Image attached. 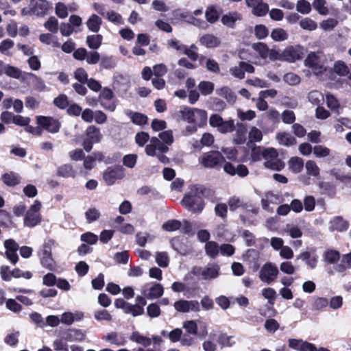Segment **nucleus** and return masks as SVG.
<instances>
[{"label": "nucleus", "mask_w": 351, "mask_h": 351, "mask_svg": "<svg viewBox=\"0 0 351 351\" xmlns=\"http://www.w3.org/2000/svg\"><path fill=\"white\" fill-rule=\"evenodd\" d=\"M203 194L204 188L202 186H193L190 191L184 196L182 203L189 211L199 214L205 206Z\"/></svg>", "instance_id": "f257e3e1"}, {"label": "nucleus", "mask_w": 351, "mask_h": 351, "mask_svg": "<svg viewBox=\"0 0 351 351\" xmlns=\"http://www.w3.org/2000/svg\"><path fill=\"white\" fill-rule=\"evenodd\" d=\"M179 114L183 121L195 124L199 128L204 126L207 123V112L202 109L184 106L179 111Z\"/></svg>", "instance_id": "f03ea898"}, {"label": "nucleus", "mask_w": 351, "mask_h": 351, "mask_svg": "<svg viewBox=\"0 0 351 351\" xmlns=\"http://www.w3.org/2000/svg\"><path fill=\"white\" fill-rule=\"evenodd\" d=\"M41 207V202L38 200H35L25 215L23 219L25 226L34 228L40 223L42 221V216L40 213Z\"/></svg>", "instance_id": "7ed1b4c3"}, {"label": "nucleus", "mask_w": 351, "mask_h": 351, "mask_svg": "<svg viewBox=\"0 0 351 351\" xmlns=\"http://www.w3.org/2000/svg\"><path fill=\"white\" fill-rule=\"evenodd\" d=\"M85 135L86 138L83 141L82 146L86 152H90L93 144L99 143L103 137L100 129L93 125L87 127Z\"/></svg>", "instance_id": "20e7f679"}, {"label": "nucleus", "mask_w": 351, "mask_h": 351, "mask_svg": "<svg viewBox=\"0 0 351 351\" xmlns=\"http://www.w3.org/2000/svg\"><path fill=\"white\" fill-rule=\"evenodd\" d=\"M304 56V48L300 45H289L282 53L278 51V60L295 62Z\"/></svg>", "instance_id": "39448f33"}, {"label": "nucleus", "mask_w": 351, "mask_h": 351, "mask_svg": "<svg viewBox=\"0 0 351 351\" xmlns=\"http://www.w3.org/2000/svg\"><path fill=\"white\" fill-rule=\"evenodd\" d=\"M209 124L211 127L216 128L221 134L230 133L235 129L234 120L224 121L218 114H213L210 117Z\"/></svg>", "instance_id": "423d86ee"}, {"label": "nucleus", "mask_w": 351, "mask_h": 351, "mask_svg": "<svg viewBox=\"0 0 351 351\" xmlns=\"http://www.w3.org/2000/svg\"><path fill=\"white\" fill-rule=\"evenodd\" d=\"M225 162L223 156L217 151H212L204 154L201 158L200 163L205 168H219Z\"/></svg>", "instance_id": "0eeeda50"}, {"label": "nucleus", "mask_w": 351, "mask_h": 351, "mask_svg": "<svg viewBox=\"0 0 351 351\" xmlns=\"http://www.w3.org/2000/svg\"><path fill=\"white\" fill-rule=\"evenodd\" d=\"M278 274L277 266L271 262H267L261 268L258 277L262 282L269 285L276 281Z\"/></svg>", "instance_id": "6e6552de"}, {"label": "nucleus", "mask_w": 351, "mask_h": 351, "mask_svg": "<svg viewBox=\"0 0 351 351\" xmlns=\"http://www.w3.org/2000/svg\"><path fill=\"white\" fill-rule=\"evenodd\" d=\"M36 124L42 128L43 131L45 130L51 134L58 133L61 128L60 121L52 117L36 116Z\"/></svg>", "instance_id": "1a4fd4ad"}, {"label": "nucleus", "mask_w": 351, "mask_h": 351, "mask_svg": "<svg viewBox=\"0 0 351 351\" xmlns=\"http://www.w3.org/2000/svg\"><path fill=\"white\" fill-rule=\"evenodd\" d=\"M125 176V170L121 165L108 167L103 173V179L108 186L114 184L117 180Z\"/></svg>", "instance_id": "9d476101"}, {"label": "nucleus", "mask_w": 351, "mask_h": 351, "mask_svg": "<svg viewBox=\"0 0 351 351\" xmlns=\"http://www.w3.org/2000/svg\"><path fill=\"white\" fill-rule=\"evenodd\" d=\"M175 309L180 313H189L190 311L199 312L200 306L197 300H179L174 302Z\"/></svg>", "instance_id": "9b49d317"}, {"label": "nucleus", "mask_w": 351, "mask_h": 351, "mask_svg": "<svg viewBox=\"0 0 351 351\" xmlns=\"http://www.w3.org/2000/svg\"><path fill=\"white\" fill-rule=\"evenodd\" d=\"M252 49L256 51L262 59L269 58L271 61L278 60V51L269 49L264 43H257L252 45Z\"/></svg>", "instance_id": "f8f14e48"}, {"label": "nucleus", "mask_w": 351, "mask_h": 351, "mask_svg": "<svg viewBox=\"0 0 351 351\" xmlns=\"http://www.w3.org/2000/svg\"><path fill=\"white\" fill-rule=\"evenodd\" d=\"M322 56V53L321 51L311 52L304 60L305 66L312 69L315 73H322L323 71Z\"/></svg>", "instance_id": "ddd939ff"}, {"label": "nucleus", "mask_w": 351, "mask_h": 351, "mask_svg": "<svg viewBox=\"0 0 351 351\" xmlns=\"http://www.w3.org/2000/svg\"><path fill=\"white\" fill-rule=\"evenodd\" d=\"M245 3L252 8V13L256 16H264L269 12V5L263 0H245Z\"/></svg>", "instance_id": "4468645a"}, {"label": "nucleus", "mask_w": 351, "mask_h": 351, "mask_svg": "<svg viewBox=\"0 0 351 351\" xmlns=\"http://www.w3.org/2000/svg\"><path fill=\"white\" fill-rule=\"evenodd\" d=\"M156 150L160 153H166L169 151V147L157 137H152L150 139L149 144L145 147V153L149 156H156Z\"/></svg>", "instance_id": "2eb2a0df"}, {"label": "nucleus", "mask_w": 351, "mask_h": 351, "mask_svg": "<svg viewBox=\"0 0 351 351\" xmlns=\"http://www.w3.org/2000/svg\"><path fill=\"white\" fill-rule=\"evenodd\" d=\"M30 5L31 12L34 14L40 16L45 15L49 9L51 8V4L46 0H32Z\"/></svg>", "instance_id": "dca6fc26"}, {"label": "nucleus", "mask_w": 351, "mask_h": 351, "mask_svg": "<svg viewBox=\"0 0 351 351\" xmlns=\"http://www.w3.org/2000/svg\"><path fill=\"white\" fill-rule=\"evenodd\" d=\"M220 274V267L217 263H208L202 271V279L210 280L217 278Z\"/></svg>", "instance_id": "f3484780"}, {"label": "nucleus", "mask_w": 351, "mask_h": 351, "mask_svg": "<svg viewBox=\"0 0 351 351\" xmlns=\"http://www.w3.org/2000/svg\"><path fill=\"white\" fill-rule=\"evenodd\" d=\"M103 339L117 346H123L127 343L125 335L117 332H111L106 334L103 337Z\"/></svg>", "instance_id": "a211bd4d"}, {"label": "nucleus", "mask_w": 351, "mask_h": 351, "mask_svg": "<svg viewBox=\"0 0 351 351\" xmlns=\"http://www.w3.org/2000/svg\"><path fill=\"white\" fill-rule=\"evenodd\" d=\"M242 19V15L236 12H229L226 14H223L221 16V21L222 24L229 28H234L235 23L237 21H241Z\"/></svg>", "instance_id": "6ab92c4d"}, {"label": "nucleus", "mask_w": 351, "mask_h": 351, "mask_svg": "<svg viewBox=\"0 0 351 351\" xmlns=\"http://www.w3.org/2000/svg\"><path fill=\"white\" fill-rule=\"evenodd\" d=\"M330 230L333 232L335 230L339 232H343L348 230L349 227V223L348 221L343 219L341 216H337L334 217L330 221Z\"/></svg>", "instance_id": "aec40b11"}, {"label": "nucleus", "mask_w": 351, "mask_h": 351, "mask_svg": "<svg viewBox=\"0 0 351 351\" xmlns=\"http://www.w3.org/2000/svg\"><path fill=\"white\" fill-rule=\"evenodd\" d=\"M199 43L206 48H215L221 45L220 39L211 34H206L200 37Z\"/></svg>", "instance_id": "412c9836"}, {"label": "nucleus", "mask_w": 351, "mask_h": 351, "mask_svg": "<svg viewBox=\"0 0 351 351\" xmlns=\"http://www.w3.org/2000/svg\"><path fill=\"white\" fill-rule=\"evenodd\" d=\"M125 113L128 117L130 118L132 122L135 125H143L147 123L148 118L144 114L133 112L130 110H127Z\"/></svg>", "instance_id": "4be33fe9"}, {"label": "nucleus", "mask_w": 351, "mask_h": 351, "mask_svg": "<svg viewBox=\"0 0 351 351\" xmlns=\"http://www.w3.org/2000/svg\"><path fill=\"white\" fill-rule=\"evenodd\" d=\"M164 289L163 287L159 283H155L149 289V293H147V290L144 289L142 291L143 295H144L148 299H156L159 298L163 295Z\"/></svg>", "instance_id": "5701e85b"}, {"label": "nucleus", "mask_w": 351, "mask_h": 351, "mask_svg": "<svg viewBox=\"0 0 351 351\" xmlns=\"http://www.w3.org/2000/svg\"><path fill=\"white\" fill-rule=\"evenodd\" d=\"M41 265L49 270L54 271L56 269V262L52 257V254H38Z\"/></svg>", "instance_id": "b1692460"}, {"label": "nucleus", "mask_w": 351, "mask_h": 351, "mask_svg": "<svg viewBox=\"0 0 351 351\" xmlns=\"http://www.w3.org/2000/svg\"><path fill=\"white\" fill-rule=\"evenodd\" d=\"M86 23L90 31L94 33H97L102 24V20L99 16L93 14L88 18Z\"/></svg>", "instance_id": "393cba45"}, {"label": "nucleus", "mask_w": 351, "mask_h": 351, "mask_svg": "<svg viewBox=\"0 0 351 351\" xmlns=\"http://www.w3.org/2000/svg\"><path fill=\"white\" fill-rule=\"evenodd\" d=\"M237 128L234 137V143L237 145L243 144L246 141L245 134L247 132L246 126L243 123H237Z\"/></svg>", "instance_id": "a878e982"}, {"label": "nucleus", "mask_w": 351, "mask_h": 351, "mask_svg": "<svg viewBox=\"0 0 351 351\" xmlns=\"http://www.w3.org/2000/svg\"><path fill=\"white\" fill-rule=\"evenodd\" d=\"M76 171L70 164H64L60 166L57 169V176L62 178H74Z\"/></svg>", "instance_id": "bb28decb"}, {"label": "nucleus", "mask_w": 351, "mask_h": 351, "mask_svg": "<svg viewBox=\"0 0 351 351\" xmlns=\"http://www.w3.org/2000/svg\"><path fill=\"white\" fill-rule=\"evenodd\" d=\"M234 337L232 335H228L226 333L220 332L217 337V341L219 344L221 348L226 347H232L235 343L234 340Z\"/></svg>", "instance_id": "cd10ccee"}, {"label": "nucleus", "mask_w": 351, "mask_h": 351, "mask_svg": "<svg viewBox=\"0 0 351 351\" xmlns=\"http://www.w3.org/2000/svg\"><path fill=\"white\" fill-rule=\"evenodd\" d=\"M276 138L280 145L285 146H291L295 145L297 143L295 137L287 132L278 133L276 135Z\"/></svg>", "instance_id": "c85d7f7f"}, {"label": "nucleus", "mask_w": 351, "mask_h": 351, "mask_svg": "<svg viewBox=\"0 0 351 351\" xmlns=\"http://www.w3.org/2000/svg\"><path fill=\"white\" fill-rule=\"evenodd\" d=\"M85 334L80 329H69L66 334L65 339L69 341H81L85 339Z\"/></svg>", "instance_id": "c756f323"}, {"label": "nucleus", "mask_w": 351, "mask_h": 351, "mask_svg": "<svg viewBox=\"0 0 351 351\" xmlns=\"http://www.w3.org/2000/svg\"><path fill=\"white\" fill-rule=\"evenodd\" d=\"M289 169L295 173H300L304 167V160L299 157H292L288 162Z\"/></svg>", "instance_id": "7c9ffc66"}, {"label": "nucleus", "mask_w": 351, "mask_h": 351, "mask_svg": "<svg viewBox=\"0 0 351 351\" xmlns=\"http://www.w3.org/2000/svg\"><path fill=\"white\" fill-rule=\"evenodd\" d=\"M103 40V36L101 34L89 35L86 37V44L88 47L96 50L100 47Z\"/></svg>", "instance_id": "2f4dec72"}, {"label": "nucleus", "mask_w": 351, "mask_h": 351, "mask_svg": "<svg viewBox=\"0 0 351 351\" xmlns=\"http://www.w3.org/2000/svg\"><path fill=\"white\" fill-rule=\"evenodd\" d=\"M217 93L224 97L227 101L231 104H233L236 101V94L228 86H223L217 90Z\"/></svg>", "instance_id": "473e14b6"}, {"label": "nucleus", "mask_w": 351, "mask_h": 351, "mask_svg": "<svg viewBox=\"0 0 351 351\" xmlns=\"http://www.w3.org/2000/svg\"><path fill=\"white\" fill-rule=\"evenodd\" d=\"M130 340L141 344L145 347H148L152 343L150 338L141 335L138 332H133L130 336Z\"/></svg>", "instance_id": "72a5a7b5"}, {"label": "nucleus", "mask_w": 351, "mask_h": 351, "mask_svg": "<svg viewBox=\"0 0 351 351\" xmlns=\"http://www.w3.org/2000/svg\"><path fill=\"white\" fill-rule=\"evenodd\" d=\"M1 180L5 184L9 186H14L20 183V178L13 172L4 173Z\"/></svg>", "instance_id": "f704fd0d"}, {"label": "nucleus", "mask_w": 351, "mask_h": 351, "mask_svg": "<svg viewBox=\"0 0 351 351\" xmlns=\"http://www.w3.org/2000/svg\"><path fill=\"white\" fill-rule=\"evenodd\" d=\"M205 252L206 255L215 259L219 253V246L215 241H208L205 245Z\"/></svg>", "instance_id": "c9c22d12"}, {"label": "nucleus", "mask_w": 351, "mask_h": 351, "mask_svg": "<svg viewBox=\"0 0 351 351\" xmlns=\"http://www.w3.org/2000/svg\"><path fill=\"white\" fill-rule=\"evenodd\" d=\"M206 21L210 24L216 23L219 19V13L214 5L207 7L205 12Z\"/></svg>", "instance_id": "e433bc0d"}, {"label": "nucleus", "mask_w": 351, "mask_h": 351, "mask_svg": "<svg viewBox=\"0 0 351 351\" xmlns=\"http://www.w3.org/2000/svg\"><path fill=\"white\" fill-rule=\"evenodd\" d=\"M330 174L333 176L336 180L345 185L351 187V176L350 174L342 173L335 169L331 170Z\"/></svg>", "instance_id": "4c0bfd02"}, {"label": "nucleus", "mask_w": 351, "mask_h": 351, "mask_svg": "<svg viewBox=\"0 0 351 351\" xmlns=\"http://www.w3.org/2000/svg\"><path fill=\"white\" fill-rule=\"evenodd\" d=\"M298 258L305 261L306 265L311 269H315L317 263V257L315 255L312 256L309 252H304L300 254Z\"/></svg>", "instance_id": "58836bf2"}, {"label": "nucleus", "mask_w": 351, "mask_h": 351, "mask_svg": "<svg viewBox=\"0 0 351 351\" xmlns=\"http://www.w3.org/2000/svg\"><path fill=\"white\" fill-rule=\"evenodd\" d=\"M340 258V253L335 250H327L324 254V260L328 264H335Z\"/></svg>", "instance_id": "ea45409f"}, {"label": "nucleus", "mask_w": 351, "mask_h": 351, "mask_svg": "<svg viewBox=\"0 0 351 351\" xmlns=\"http://www.w3.org/2000/svg\"><path fill=\"white\" fill-rule=\"evenodd\" d=\"M2 71L6 75L14 79H20L22 74L21 69L10 64L3 65Z\"/></svg>", "instance_id": "a19ab883"}, {"label": "nucleus", "mask_w": 351, "mask_h": 351, "mask_svg": "<svg viewBox=\"0 0 351 351\" xmlns=\"http://www.w3.org/2000/svg\"><path fill=\"white\" fill-rule=\"evenodd\" d=\"M271 38L276 42L284 41L288 39V33L282 28L274 29L271 33Z\"/></svg>", "instance_id": "79ce46f5"}, {"label": "nucleus", "mask_w": 351, "mask_h": 351, "mask_svg": "<svg viewBox=\"0 0 351 351\" xmlns=\"http://www.w3.org/2000/svg\"><path fill=\"white\" fill-rule=\"evenodd\" d=\"M264 166L267 169L274 171H280L285 167V163L279 158H274L272 160L265 161Z\"/></svg>", "instance_id": "37998d69"}, {"label": "nucleus", "mask_w": 351, "mask_h": 351, "mask_svg": "<svg viewBox=\"0 0 351 351\" xmlns=\"http://www.w3.org/2000/svg\"><path fill=\"white\" fill-rule=\"evenodd\" d=\"M214 84L210 81H202L198 85V88L203 95H210L214 90Z\"/></svg>", "instance_id": "c03bdc74"}, {"label": "nucleus", "mask_w": 351, "mask_h": 351, "mask_svg": "<svg viewBox=\"0 0 351 351\" xmlns=\"http://www.w3.org/2000/svg\"><path fill=\"white\" fill-rule=\"evenodd\" d=\"M117 65V62L113 56H104L101 58L100 67L105 69H114Z\"/></svg>", "instance_id": "a18cd8bd"}, {"label": "nucleus", "mask_w": 351, "mask_h": 351, "mask_svg": "<svg viewBox=\"0 0 351 351\" xmlns=\"http://www.w3.org/2000/svg\"><path fill=\"white\" fill-rule=\"evenodd\" d=\"M305 167L308 176L313 177H318L319 176L320 170L315 161L308 160L306 162Z\"/></svg>", "instance_id": "49530a36"}, {"label": "nucleus", "mask_w": 351, "mask_h": 351, "mask_svg": "<svg viewBox=\"0 0 351 351\" xmlns=\"http://www.w3.org/2000/svg\"><path fill=\"white\" fill-rule=\"evenodd\" d=\"M183 328L186 330V333L192 335H197L198 333V327L195 320H187L183 323Z\"/></svg>", "instance_id": "de8ad7c7"}, {"label": "nucleus", "mask_w": 351, "mask_h": 351, "mask_svg": "<svg viewBox=\"0 0 351 351\" xmlns=\"http://www.w3.org/2000/svg\"><path fill=\"white\" fill-rule=\"evenodd\" d=\"M311 5L306 0H299L296 4V10L302 14H308L311 12Z\"/></svg>", "instance_id": "09e8293b"}, {"label": "nucleus", "mask_w": 351, "mask_h": 351, "mask_svg": "<svg viewBox=\"0 0 351 351\" xmlns=\"http://www.w3.org/2000/svg\"><path fill=\"white\" fill-rule=\"evenodd\" d=\"M334 71L341 76H346L350 74L348 66L342 61H338L335 63Z\"/></svg>", "instance_id": "8fccbe9b"}, {"label": "nucleus", "mask_w": 351, "mask_h": 351, "mask_svg": "<svg viewBox=\"0 0 351 351\" xmlns=\"http://www.w3.org/2000/svg\"><path fill=\"white\" fill-rule=\"evenodd\" d=\"M144 312V308H141V306L140 307L137 306L136 304H132L129 303L126 309L124 311V313L131 314L134 317H137L143 315Z\"/></svg>", "instance_id": "3c124183"}, {"label": "nucleus", "mask_w": 351, "mask_h": 351, "mask_svg": "<svg viewBox=\"0 0 351 351\" xmlns=\"http://www.w3.org/2000/svg\"><path fill=\"white\" fill-rule=\"evenodd\" d=\"M181 225L182 224L180 221L176 219H171L165 222L162 224V228L166 231L172 232L179 230L181 228Z\"/></svg>", "instance_id": "603ef678"}, {"label": "nucleus", "mask_w": 351, "mask_h": 351, "mask_svg": "<svg viewBox=\"0 0 351 351\" xmlns=\"http://www.w3.org/2000/svg\"><path fill=\"white\" fill-rule=\"evenodd\" d=\"M300 26L302 29L308 31H313L317 27V23L308 17L304 18L300 21Z\"/></svg>", "instance_id": "864d4df0"}, {"label": "nucleus", "mask_w": 351, "mask_h": 351, "mask_svg": "<svg viewBox=\"0 0 351 351\" xmlns=\"http://www.w3.org/2000/svg\"><path fill=\"white\" fill-rule=\"evenodd\" d=\"M56 244V243L54 239L51 238L46 239L42 245L41 249L38 252V254H52V247Z\"/></svg>", "instance_id": "5fc2aeb1"}, {"label": "nucleus", "mask_w": 351, "mask_h": 351, "mask_svg": "<svg viewBox=\"0 0 351 351\" xmlns=\"http://www.w3.org/2000/svg\"><path fill=\"white\" fill-rule=\"evenodd\" d=\"M161 314V310L157 303L149 304L147 307V315L151 318L158 317Z\"/></svg>", "instance_id": "6e6d98bb"}, {"label": "nucleus", "mask_w": 351, "mask_h": 351, "mask_svg": "<svg viewBox=\"0 0 351 351\" xmlns=\"http://www.w3.org/2000/svg\"><path fill=\"white\" fill-rule=\"evenodd\" d=\"M285 231L293 239L300 238L302 236V232L298 226L289 223L286 225Z\"/></svg>", "instance_id": "4d7b16f0"}, {"label": "nucleus", "mask_w": 351, "mask_h": 351, "mask_svg": "<svg viewBox=\"0 0 351 351\" xmlns=\"http://www.w3.org/2000/svg\"><path fill=\"white\" fill-rule=\"evenodd\" d=\"M329 304V301L326 298L318 297L315 298L312 303V308L313 310L319 311L326 307Z\"/></svg>", "instance_id": "13d9d810"}, {"label": "nucleus", "mask_w": 351, "mask_h": 351, "mask_svg": "<svg viewBox=\"0 0 351 351\" xmlns=\"http://www.w3.org/2000/svg\"><path fill=\"white\" fill-rule=\"evenodd\" d=\"M262 295L265 298L268 300L269 304L273 305L274 304L276 298V292L273 288H264L262 290Z\"/></svg>", "instance_id": "bf43d9fd"}, {"label": "nucleus", "mask_w": 351, "mask_h": 351, "mask_svg": "<svg viewBox=\"0 0 351 351\" xmlns=\"http://www.w3.org/2000/svg\"><path fill=\"white\" fill-rule=\"evenodd\" d=\"M254 34L258 39L262 40L268 36L269 29L264 25H256L254 27Z\"/></svg>", "instance_id": "052dcab7"}, {"label": "nucleus", "mask_w": 351, "mask_h": 351, "mask_svg": "<svg viewBox=\"0 0 351 351\" xmlns=\"http://www.w3.org/2000/svg\"><path fill=\"white\" fill-rule=\"evenodd\" d=\"M5 306L8 310L14 313H20L23 308L22 306L16 302V299L11 298L5 301Z\"/></svg>", "instance_id": "680f3d73"}, {"label": "nucleus", "mask_w": 351, "mask_h": 351, "mask_svg": "<svg viewBox=\"0 0 351 351\" xmlns=\"http://www.w3.org/2000/svg\"><path fill=\"white\" fill-rule=\"evenodd\" d=\"M99 104L104 110L114 112L117 106V100L114 98L109 100L102 99L99 101Z\"/></svg>", "instance_id": "e2e57ef3"}, {"label": "nucleus", "mask_w": 351, "mask_h": 351, "mask_svg": "<svg viewBox=\"0 0 351 351\" xmlns=\"http://www.w3.org/2000/svg\"><path fill=\"white\" fill-rule=\"evenodd\" d=\"M226 103L217 97L212 98L210 101V107L213 110L215 111H222L226 108Z\"/></svg>", "instance_id": "0e129e2a"}, {"label": "nucleus", "mask_w": 351, "mask_h": 351, "mask_svg": "<svg viewBox=\"0 0 351 351\" xmlns=\"http://www.w3.org/2000/svg\"><path fill=\"white\" fill-rule=\"evenodd\" d=\"M171 245L173 249L182 255L186 254V247L184 246L180 240L178 238H173L171 240Z\"/></svg>", "instance_id": "69168bd1"}, {"label": "nucleus", "mask_w": 351, "mask_h": 351, "mask_svg": "<svg viewBox=\"0 0 351 351\" xmlns=\"http://www.w3.org/2000/svg\"><path fill=\"white\" fill-rule=\"evenodd\" d=\"M12 223L11 215L4 210H0V226L3 228H8Z\"/></svg>", "instance_id": "338daca9"}, {"label": "nucleus", "mask_w": 351, "mask_h": 351, "mask_svg": "<svg viewBox=\"0 0 351 351\" xmlns=\"http://www.w3.org/2000/svg\"><path fill=\"white\" fill-rule=\"evenodd\" d=\"M243 258L245 261L252 263H255L258 260L259 258V252L256 250L254 249H249L246 251L245 254L243 255Z\"/></svg>", "instance_id": "774afa93"}]
</instances>
